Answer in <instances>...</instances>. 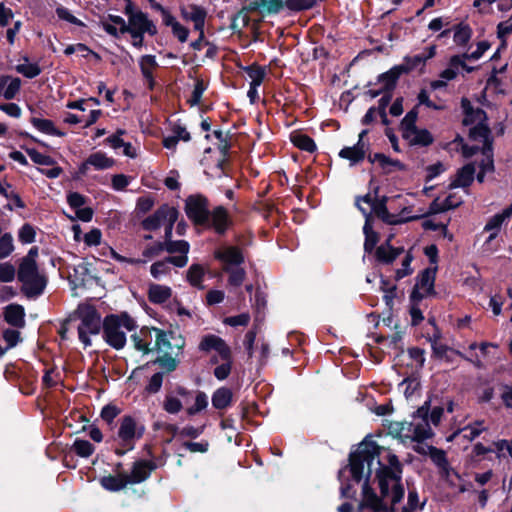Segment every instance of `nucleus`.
<instances>
[{
    "label": "nucleus",
    "instance_id": "obj_18",
    "mask_svg": "<svg viewBox=\"0 0 512 512\" xmlns=\"http://www.w3.org/2000/svg\"><path fill=\"white\" fill-rule=\"evenodd\" d=\"M48 279L44 274L38 273L28 278V281L21 282L23 284L22 291L28 298L38 297L43 294Z\"/></svg>",
    "mask_w": 512,
    "mask_h": 512
},
{
    "label": "nucleus",
    "instance_id": "obj_38",
    "mask_svg": "<svg viewBox=\"0 0 512 512\" xmlns=\"http://www.w3.org/2000/svg\"><path fill=\"white\" fill-rule=\"evenodd\" d=\"M346 470L349 471V469L345 468V466H344L338 472V480L341 483L340 496H341V498H346V499L352 500V499L356 498L357 490L355 489L354 485L351 483V480L343 478L344 472Z\"/></svg>",
    "mask_w": 512,
    "mask_h": 512
},
{
    "label": "nucleus",
    "instance_id": "obj_56",
    "mask_svg": "<svg viewBox=\"0 0 512 512\" xmlns=\"http://www.w3.org/2000/svg\"><path fill=\"white\" fill-rule=\"evenodd\" d=\"M391 100H392V95H383L378 100V106L376 107V112L381 119V123L385 126H388L390 124V120L387 117L386 109H387L388 105L390 104Z\"/></svg>",
    "mask_w": 512,
    "mask_h": 512
},
{
    "label": "nucleus",
    "instance_id": "obj_2",
    "mask_svg": "<svg viewBox=\"0 0 512 512\" xmlns=\"http://www.w3.org/2000/svg\"><path fill=\"white\" fill-rule=\"evenodd\" d=\"M102 326L103 340L115 350H121L126 345V333L121 328H125L129 332L137 328L136 321L126 311L106 315Z\"/></svg>",
    "mask_w": 512,
    "mask_h": 512
},
{
    "label": "nucleus",
    "instance_id": "obj_36",
    "mask_svg": "<svg viewBox=\"0 0 512 512\" xmlns=\"http://www.w3.org/2000/svg\"><path fill=\"white\" fill-rule=\"evenodd\" d=\"M491 136L492 131L488 125V122L473 124L468 132V138L474 142L479 140L484 141Z\"/></svg>",
    "mask_w": 512,
    "mask_h": 512
},
{
    "label": "nucleus",
    "instance_id": "obj_35",
    "mask_svg": "<svg viewBox=\"0 0 512 512\" xmlns=\"http://www.w3.org/2000/svg\"><path fill=\"white\" fill-rule=\"evenodd\" d=\"M426 62L424 58V54H417L414 56H405L403 58V63L397 65L401 69V73L403 74H409L413 70H415L417 67L421 66L422 68L425 67Z\"/></svg>",
    "mask_w": 512,
    "mask_h": 512
},
{
    "label": "nucleus",
    "instance_id": "obj_46",
    "mask_svg": "<svg viewBox=\"0 0 512 512\" xmlns=\"http://www.w3.org/2000/svg\"><path fill=\"white\" fill-rule=\"evenodd\" d=\"M208 406V397L205 392L203 391H197L195 396V403L194 405L188 407L186 409V414L189 417H192L198 413H200L202 410L206 409Z\"/></svg>",
    "mask_w": 512,
    "mask_h": 512
},
{
    "label": "nucleus",
    "instance_id": "obj_42",
    "mask_svg": "<svg viewBox=\"0 0 512 512\" xmlns=\"http://www.w3.org/2000/svg\"><path fill=\"white\" fill-rule=\"evenodd\" d=\"M153 364L159 365L164 373H171L175 371L179 365V360L172 357V353H164L162 356L157 357Z\"/></svg>",
    "mask_w": 512,
    "mask_h": 512
},
{
    "label": "nucleus",
    "instance_id": "obj_6",
    "mask_svg": "<svg viewBox=\"0 0 512 512\" xmlns=\"http://www.w3.org/2000/svg\"><path fill=\"white\" fill-rule=\"evenodd\" d=\"M185 213L188 219L195 225L201 226L209 224L211 216L209 210V200L203 194L189 195L185 200Z\"/></svg>",
    "mask_w": 512,
    "mask_h": 512
},
{
    "label": "nucleus",
    "instance_id": "obj_21",
    "mask_svg": "<svg viewBox=\"0 0 512 512\" xmlns=\"http://www.w3.org/2000/svg\"><path fill=\"white\" fill-rule=\"evenodd\" d=\"M401 75V69L397 67V65L378 75L377 82L383 84L381 88L384 90V95L393 96V91L395 90Z\"/></svg>",
    "mask_w": 512,
    "mask_h": 512
},
{
    "label": "nucleus",
    "instance_id": "obj_41",
    "mask_svg": "<svg viewBox=\"0 0 512 512\" xmlns=\"http://www.w3.org/2000/svg\"><path fill=\"white\" fill-rule=\"evenodd\" d=\"M164 251L172 254H188L190 250V244L186 240H168L163 241Z\"/></svg>",
    "mask_w": 512,
    "mask_h": 512
},
{
    "label": "nucleus",
    "instance_id": "obj_3",
    "mask_svg": "<svg viewBox=\"0 0 512 512\" xmlns=\"http://www.w3.org/2000/svg\"><path fill=\"white\" fill-rule=\"evenodd\" d=\"M145 433V426L138 425L136 419L131 415H124L120 419V425L112 440L115 443L113 452L122 457L135 448L136 441L141 439Z\"/></svg>",
    "mask_w": 512,
    "mask_h": 512
},
{
    "label": "nucleus",
    "instance_id": "obj_33",
    "mask_svg": "<svg viewBox=\"0 0 512 512\" xmlns=\"http://www.w3.org/2000/svg\"><path fill=\"white\" fill-rule=\"evenodd\" d=\"M512 216V203L503 209L502 212L493 215L486 223L484 231L499 232L505 220Z\"/></svg>",
    "mask_w": 512,
    "mask_h": 512
},
{
    "label": "nucleus",
    "instance_id": "obj_62",
    "mask_svg": "<svg viewBox=\"0 0 512 512\" xmlns=\"http://www.w3.org/2000/svg\"><path fill=\"white\" fill-rule=\"evenodd\" d=\"M164 372H156L149 379L148 384L145 387V391L148 394H156L161 390L163 384Z\"/></svg>",
    "mask_w": 512,
    "mask_h": 512
},
{
    "label": "nucleus",
    "instance_id": "obj_32",
    "mask_svg": "<svg viewBox=\"0 0 512 512\" xmlns=\"http://www.w3.org/2000/svg\"><path fill=\"white\" fill-rule=\"evenodd\" d=\"M87 163H90V166H93L96 170H106L114 166L115 160L108 157L104 152L98 151L87 157Z\"/></svg>",
    "mask_w": 512,
    "mask_h": 512
},
{
    "label": "nucleus",
    "instance_id": "obj_12",
    "mask_svg": "<svg viewBox=\"0 0 512 512\" xmlns=\"http://www.w3.org/2000/svg\"><path fill=\"white\" fill-rule=\"evenodd\" d=\"M401 136L410 147L425 148L432 145L435 141L432 133L426 128L416 127L412 131L401 133Z\"/></svg>",
    "mask_w": 512,
    "mask_h": 512
},
{
    "label": "nucleus",
    "instance_id": "obj_8",
    "mask_svg": "<svg viewBox=\"0 0 512 512\" xmlns=\"http://www.w3.org/2000/svg\"><path fill=\"white\" fill-rule=\"evenodd\" d=\"M209 224L203 225L205 228H213L216 234L223 236L228 229L233 225L228 210L224 206H216L210 211Z\"/></svg>",
    "mask_w": 512,
    "mask_h": 512
},
{
    "label": "nucleus",
    "instance_id": "obj_49",
    "mask_svg": "<svg viewBox=\"0 0 512 512\" xmlns=\"http://www.w3.org/2000/svg\"><path fill=\"white\" fill-rule=\"evenodd\" d=\"M317 0H285V8L291 12H301L312 9Z\"/></svg>",
    "mask_w": 512,
    "mask_h": 512
},
{
    "label": "nucleus",
    "instance_id": "obj_51",
    "mask_svg": "<svg viewBox=\"0 0 512 512\" xmlns=\"http://www.w3.org/2000/svg\"><path fill=\"white\" fill-rule=\"evenodd\" d=\"M121 413V409L110 403L105 405L100 413L101 419L107 423L111 428L113 427L115 418Z\"/></svg>",
    "mask_w": 512,
    "mask_h": 512
},
{
    "label": "nucleus",
    "instance_id": "obj_29",
    "mask_svg": "<svg viewBox=\"0 0 512 512\" xmlns=\"http://www.w3.org/2000/svg\"><path fill=\"white\" fill-rule=\"evenodd\" d=\"M30 122L37 130H39L40 132H42L44 134L57 136V137L65 136V132L57 129L54 125V122L50 119H42V118L32 117L30 119Z\"/></svg>",
    "mask_w": 512,
    "mask_h": 512
},
{
    "label": "nucleus",
    "instance_id": "obj_4",
    "mask_svg": "<svg viewBox=\"0 0 512 512\" xmlns=\"http://www.w3.org/2000/svg\"><path fill=\"white\" fill-rule=\"evenodd\" d=\"M72 317L80 320L77 328L80 342L84 345V348L91 346L90 335H98L103 327L100 312L92 304L81 303L74 311Z\"/></svg>",
    "mask_w": 512,
    "mask_h": 512
},
{
    "label": "nucleus",
    "instance_id": "obj_25",
    "mask_svg": "<svg viewBox=\"0 0 512 512\" xmlns=\"http://www.w3.org/2000/svg\"><path fill=\"white\" fill-rule=\"evenodd\" d=\"M172 290L169 286L152 283L148 288V299L153 304H163L170 299Z\"/></svg>",
    "mask_w": 512,
    "mask_h": 512
},
{
    "label": "nucleus",
    "instance_id": "obj_28",
    "mask_svg": "<svg viewBox=\"0 0 512 512\" xmlns=\"http://www.w3.org/2000/svg\"><path fill=\"white\" fill-rule=\"evenodd\" d=\"M205 268L199 263L192 264L186 273L188 283L199 290L204 289L203 280L205 276Z\"/></svg>",
    "mask_w": 512,
    "mask_h": 512
},
{
    "label": "nucleus",
    "instance_id": "obj_55",
    "mask_svg": "<svg viewBox=\"0 0 512 512\" xmlns=\"http://www.w3.org/2000/svg\"><path fill=\"white\" fill-rule=\"evenodd\" d=\"M2 337L7 344L6 347H3L6 349V351L14 348L19 342L22 341L21 334L16 329L7 328L3 330Z\"/></svg>",
    "mask_w": 512,
    "mask_h": 512
},
{
    "label": "nucleus",
    "instance_id": "obj_17",
    "mask_svg": "<svg viewBox=\"0 0 512 512\" xmlns=\"http://www.w3.org/2000/svg\"><path fill=\"white\" fill-rule=\"evenodd\" d=\"M437 270L438 266H434L427 267L420 271L414 286L422 290H426V295L428 296H436L437 293L435 291V279Z\"/></svg>",
    "mask_w": 512,
    "mask_h": 512
},
{
    "label": "nucleus",
    "instance_id": "obj_30",
    "mask_svg": "<svg viewBox=\"0 0 512 512\" xmlns=\"http://www.w3.org/2000/svg\"><path fill=\"white\" fill-rule=\"evenodd\" d=\"M290 141L296 148L302 151L314 153L317 150L315 141L307 134L292 133Z\"/></svg>",
    "mask_w": 512,
    "mask_h": 512
},
{
    "label": "nucleus",
    "instance_id": "obj_47",
    "mask_svg": "<svg viewBox=\"0 0 512 512\" xmlns=\"http://www.w3.org/2000/svg\"><path fill=\"white\" fill-rule=\"evenodd\" d=\"M250 21L251 19L247 12H245V9H241L231 17L230 28L233 31L240 32L242 29L249 26Z\"/></svg>",
    "mask_w": 512,
    "mask_h": 512
},
{
    "label": "nucleus",
    "instance_id": "obj_52",
    "mask_svg": "<svg viewBox=\"0 0 512 512\" xmlns=\"http://www.w3.org/2000/svg\"><path fill=\"white\" fill-rule=\"evenodd\" d=\"M163 409L168 414H177L183 409V405L179 398L168 393L163 401Z\"/></svg>",
    "mask_w": 512,
    "mask_h": 512
},
{
    "label": "nucleus",
    "instance_id": "obj_57",
    "mask_svg": "<svg viewBox=\"0 0 512 512\" xmlns=\"http://www.w3.org/2000/svg\"><path fill=\"white\" fill-rule=\"evenodd\" d=\"M148 20L147 13H144L141 10H138L135 15L131 16L128 20V27H131L132 29L136 31H140L144 33V27Z\"/></svg>",
    "mask_w": 512,
    "mask_h": 512
},
{
    "label": "nucleus",
    "instance_id": "obj_11",
    "mask_svg": "<svg viewBox=\"0 0 512 512\" xmlns=\"http://www.w3.org/2000/svg\"><path fill=\"white\" fill-rule=\"evenodd\" d=\"M461 109L464 115L462 125L465 127L472 126L477 123L488 122V115L482 108H474L471 101L467 97L461 99Z\"/></svg>",
    "mask_w": 512,
    "mask_h": 512
},
{
    "label": "nucleus",
    "instance_id": "obj_61",
    "mask_svg": "<svg viewBox=\"0 0 512 512\" xmlns=\"http://www.w3.org/2000/svg\"><path fill=\"white\" fill-rule=\"evenodd\" d=\"M18 238L23 244H31L35 242L36 232L34 227L29 223H25L19 230Z\"/></svg>",
    "mask_w": 512,
    "mask_h": 512
},
{
    "label": "nucleus",
    "instance_id": "obj_5",
    "mask_svg": "<svg viewBox=\"0 0 512 512\" xmlns=\"http://www.w3.org/2000/svg\"><path fill=\"white\" fill-rule=\"evenodd\" d=\"M387 452L385 457L387 464H384L379 458L377 460L378 468L375 472V479L378 482L380 493L383 497H388L390 494V482L397 484L402 481L403 465L398 456L391 453L389 449L385 448L381 452Z\"/></svg>",
    "mask_w": 512,
    "mask_h": 512
},
{
    "label": "nucleus",
    "instance_id": "obj_20",
    "mask_svg": "<svg viewBox=\"0 0 512 512\" xmlns=\"http://www.w3.org/2000/svg\"><path fill=\"white\" fill-rule=\"evenodd\" d=\"M107 20L111 23L103 21L101 23L102 28L108 35L114 38H119L121 34H126L130 30L124 18L119 15L109 14Z\"/></svg>",
    "mask_w": 512,
    "mask_h": 512
},
{
    "label": "nucleus",
    "instance_id": "obj_19",
    "mask_svg": "<svg viewBox=\"0 0 512 512\" xmlns=\"http://www.w3.org/2000/svg\"><path fill=\"white\" fill-rule=\"evenodd\" d=\"M475 177V165L474 163H468L465 164L463 167L457 170L455 179L451 181L448 188L449 189H455V188H466L469 187Z\"/></svg>",
    "mask_w": 512,
    "mask_h": 512
},
{
    "label": "nucleus",
    "instance_id": "obj_44",
    "mask_svg": "<svg viewBox=\"0 0 512 512\" xmlns=\"http://www.w3.org/2000/svg\"><path fill=\"white\" fill-rule=\"evenodd\" d=\"M140 70L143 78H153V69L158 67V63L154 55H143L139 61Z\"/></svg>",
    "mask_w": 512,
    "mask_h": 512
},
{
    "label": "nucleus",
    "instance_id": "obj_22",
    "mask_svg": "<svg viewBox=\"0 0 512 512\" xmlns=\"http://www.w3.org/2000/svg\"><path fill=\"white\" fill-rule=\"evenodd\" d=\"M454 194H449L442 202H439V198H435L429 205L428 211L422 217L444 213L446 211L457 208L461 205V201H454Z\"/></svg>",
    "mask_w": 512,
    "mask_h": 512
},
{
    "label": "nucleus",
    "instance_id": "obj_53",
    "mask_svg": "<svg viewBox=\"0 0 512 512\" xmlns=\"http://www.w3.org/2000/svg\"><path fill=\"white\" fill-rule=\"evenodd\" d=\"M15 70L24 77L33 79L41 74V68L38 63L18 64Z\"/></svg>",
    "mask_w": 512,
    "mask_h": 512
},
{
    "label": "nucleus",
    "instance_id": "obj_16",
    "mask_svg": "<svg viewBox=\"0 0 512 512\" xmlns=\"http://www.w3.org/2000/svg\"><path fill=\"white\" fill-rule=\"evenodd\" d=\"M4 321L12 327L21 329L25 327V309L22 305L12 303L3 310Z\"/></svg>",
    "mask_w": 512,
    "mask_h": 512
},
{
    "label": "nucleus",
    "instance_id": "obj_23",
    "mask_svg": "<svg viewBox=\"0 0 512 512\" xmlns=\"http://www.w3.org/2000/svg\"><path fill=\"white\" fill-rule=\"evenodd\" d=\"M338 156L342 159L348 160L350 165L354 166L361 163L365 159L366 150L360 144L345 146L339 151Z\"/></svg>",
    "mask_w": 512,
    "mask_h": 512
},
{
    "label": "nucleus",
    "instance_id": "obj_37",
    "mask_svg": "<svg viewBox=\"0 0 512 512\" xmlns=\"http://www.w3.org/2000/svg\"><path fill=\"white\" fill-rule=\"evenodd\" d=\"M39 273L37 262H28L21 260L17 270V278L19 282H26L28 278Z\"/></svg>",
    "mask_w": 512,
    "mask_h": 512
},
{
    "label": "nucleus",
    "instance_id": "obj_48",
    "mask_svg": "<svg viewBox=\"0 0 512 512\" xmlns=\"http://www.w3.org/2000/svg\"><path fill=\"white\" fill-rule=\"evenodd\" d=\"M376 158L380 160V167L382 168L385 174H389L392 172V170L388 168L389 166L394 167L398 171L407 170V166L398 159H392L386 156L385 154L384 156H376Z\"/></svg>",
    "mask_w": 512,
    "mask_h": 512
},
{
    "label": "nucleus",
    "instance_id": "obj_60",
    "mask_svg": "<svg viewBox=\"0 0 512 512\" xmlns=\"http://www.w3.org/2000/svg\"><path fill=\"white\" fill-rule=\"evenodd\" d=\"M21 88V79L18 77H11L9 82L6 85V88L3 92V97L6 100H12L19 93Z\"/></svg>",
    "mask_w": 512,
    "mask_h": 512
},
{
    "label": "nucleus",
    "instance_id": "obj_15",
    "mask_svg": "<svg viewBox=\"0 0 512 512\" xmlns=\"http://www.w3.org/2000/svg\"><path fill=\"white\" fill-rule=\"evenodd\" d=\"M361 213L365 216V223L363 226V233L365 236L364 239V251L368 254H371L376 250V245L379 242V233L374 231L372 222L373 217L371 212H368L366 208H360Z\"/></svg>",
    "mask_w": 512,
    "mask_h": 512
},
{
    "label": "nucleus",
    "instance_id": "obj_64",
    "mask_svg": "<svg viewBox=\"0 0 512 512\" xmlns=\"http://www.w3.org/2000/svg\"><path fill=\"white\" fill-rule=\"evenodd\" d=\"M207 89V84L202 79H197L191 97L188 100L190 106H196L200 103L204 91Z\"/></svg>",
    "mask_w": 512,
    "mask_h": 512
},
{
    "label": "nucleus",
    "instance_id": "obj_39",
    "mask_svg": "<svg viewBox=\"0 0 512 512\" xmlns=\"http://www.w3.org/2000/svg\"><path fill=\"white\" fill-rule=\"evenodd\" d=\"M222 270L228 273V284L232 287H240L246 278V271L241 266L222 267Z\"/></svg>",
    "mask_w": 512,
    "mask_h": 512
},
{
    "label": "nucleus",
    "instance_id": "obj_43",
    "mask_svg": "<svg viewBox=\"0 0 512 512\" xmlns=\"http://www.w3.org/2000/svg\"><path fill=\"white\" fill-rule=\"evenodd\" d=\"M21 148L28 154L31 160L38 165L44 166H54L56 161L49 155H44L37 151L35 148H29L26 146H21Z\"/></svg>",
    "mask_w": 512,
    "mask_h": 512
},
{
    "label": "nucleus",
    "instance_id": "obj_14",
    "mask_svg": "<svg viewBox=\"0 0 512 512\" xmlns=\"http://www.w3.org/2000/svg\"><path fill=\"white\" fill-rule=\"evenodd\" d=\"M214 258L223 263V267H237L245 262L243 251L238 246H228L223 250H216Z\"/></svg>",
    "mask_w": 512,
    "mask_h": 512
},
{
    "label": "nucleus",
    "instance_id": "obj_50",
    "mask_svg": "<svg viewBox=\"0 0 512 512\" xmlns=\"http://www.w3.org/2000/svg\"><path fill=\"white\" fill-rule=\"evenodd\" d=\"M246 73L251 78L253 86H260L265 78V69L258 64H252L245 68Z\"/></svg>",
    "mask_w": 512,
    "mask_h": 512
},
{
    "label": "nucleus",
    "instance_id": "obj_26",
    "mask_svg": "<svg viewBox=\"0 0 512 512\" xmlns=\"http://www.w3.org/2000/svg\"><path fill=\"white\" fill-rule=\"evenodd\" d=\"M212 405L217 410H224L231 406L233 401V392L228 387H220L212 394Z\"/></svg>",
    "mask_w": 512,
    "mask_h": 512
},
{
    "label": "nucleus",
    "instance_id": "obj_13",
    "mask_svg": "<svg viewBox=\"0 0 512 512\" xmlns=\"http://www.w3.org/2000/svg\"><path fill=\"white\" fill-rule=\"evenodd\" d=\"M155 332V345L154 350L158 352L164 353H174L172 349V342L170 338V331H165L163 329L157 328V327H142L140 329V334L142 337H148L151 336V332Z\"/></svg>",
    "mask_w": 512,
    "mask_h": 512
},
{
    "label": "nucleus",
    "instance_id": "obj_9",
    "mask_svg": "<svg viewBox=\"0 0 512 512\" xmlns=\"http://www.w3.org/2000/svg\"><path fill=\"white\" fill-rule=\"evenodd\" d=\"M158 468V464L153 460H136L131 467V473L126 474L129 484H139L146 481L151 473Z\"/></svg>",
    "mask_w": 512,
    "mask_h": 512
},
{
    "label": "nucleus",
    "instance_id": "obj_34",
    "mask_svg": "<svg viewBox=\"0 0 512 512\" xmlns=\"http://www.w3.org/2000/svg\"><path fill=\"white\" fill-rule=\"evenodd\" d=\"M454 42L458 46H466L472 37V28L469 24L459 23L453 26Z\"/></svg>",
    "mask_w": 512,
    "mask_h": 512
},
{
    "label": "nucleus",
    "instance_id": "obj_45",
    "mask_svg": "<svg viewBox=\"0 0 512 512\" xmlns=\"http://www.w3.org/2000/svg\"><path fill=\"white\" fill-rule=\"evenodd\" d=\"M418 106H414L410 111L406 113L404 118L401 120L399 124V130L401 133L405 131H412L417 126V120H418Z\"/></svg>",
    "mask_w": 512,
    "mask_h": 512
},
{
    "label": "nucleus",
    "instance_id": "obj_1",
    "mask_svg": "<svg viewBox=\"0 0 512 512\" xmlns=\"http://www.w3.org/2000/svg\"><path fill=\"white\" fill-rule=\"evenodd\" d=\"M385 447L380 446L372 439L369 434L358 444L357 449L351 451L348 457V464L345 468L349 469L352 481L362 484V499L359 502L358 510H370L372 512H381L386 509V502L381 494L377 495L370 484L372 476V464L375 457H380Z\"/></svg>",
    "mask_w": 512,
    "mask_h": 512
},
{
    "label": "nucleus",
    "instance_id": "obj_7",
    "mask_svg": "<svg viewBox=\"0 0 512 512\" xmlns=\"http://www.w3.org/2000/svg\"><path fill=\"white\" fill-rule=\"evenodd\" d=\"M179 211L177 208L162 204L152 215L146 217L141 222V227L145 231H156L161 227V224L166 220L177 221Z\"/></svg>",
    "mask_w": 512,
    "mask_h": 512
},
{
    "label": "nucleus",
    "instance_id": "obj_63",
    "mask_svg": "<svg viewBox=\"0 0 512 512\" xmlns=\"http://www.w3.org/2000/svg\"><path fill=\"white\" fill-rule=\"evenodd\" d=\"M14 250L13 238L10 233H4L0 237V259L8 257Z\"/></svg>",
    "mask_w": 512,
    "mask_h": 512
},
{
    "label": "nucleus",
    "instance_id": "obj_27",
    "mask_svg": "<svg viewBox=\"0 0 512 512\" xmlns=\"http://www.w3.org/2000/svg\"><path fill=\"white\" fill-rule=\"evenodd\" d=\"M100 484L107 491L118 492L123 490L129 483L126 474H119L101 477Z\"/></svg>",
    "mask_w": 512,
    "mask_h": 512
},
{
    "label": "nucleus",
    "instance_id": "obj_10",
    "mask_svg": "<svg viewBox=\"0 0 512 512\" xmlns=\"http://www.w3.org/2000/svg\"><path fill=\"white\" fill-rule=\"evenodd\" d=\"M199 349L203 352H210L212 350L219 354L221 360H228L231 358V349L221 337L208 334L202 337Z\"/></svg>",
    "mask_w": 512,
    "mask_h": 512
},
{
    "label": "nucleus",
    "instance_id": "obj_40",
    "mask_svg": "<svg viewBox=\"0 0 512 512\" xmlns=\"http://www.w3.org/2000/svg\"><path fill=\"white\" fill-rule=\"evenodd\" d=\"M71 449L81 458H88L95 452V446L91 442L80 438L75 439Z\"/></svg>",
    "mask_w": 512,
    "mask_h": 512
},
{
    "label": "nucleus",
    "instance_id": "obj_31",
    "mask_svg": "<svg viewBox=\"0 0 512 512\" xmlns=\"http://www.w3.org/2000/svg\"><path fill=\"white\" fill-rule=\"evenodd\" d=\"M191 15L189 16L190 21L194 23V30L199 32V35L205 34L204 33V27H205V20L207 17V11L204 7L197 5V4H191Z\"/></svg>",
    "mask_w": 512,
    "mask_h": 512
},
{
    "label": "nucleus",
    "instance_id": "obj_24",
    "mask_svg": "<svg viewBox=\"0 0 512 512\" xmlns=\"http://www.w3.org/2000/svg\"><path fill=\"white\" fill-rule=\"evenodd\" d=\"M428 455L431 461L439 468L442 475L448 476L450 472V464L447 454L443 449L435 446H428Z\"/></svg>",
    "mask_w": 512,
    "mask_h": 512
},
{
    "label": "nucleus",
    "instance_id": "obj_58",
    "mask_svg": "<svg viewBox=\"0 0 512 512\" xmlns=\"http://www.w3.org/2000/svg\"><path fill=\"white\" fill-rule=\"evenodd\" d=\"M263 11L268 15H276L285 8V1L283 0H260Z\"/></svg>",
    "mask_w": 512,
    "mask_h": 512
},
{
    "label": "nucleus",
    "instance_id": "obj_54",
    "mask_svg": "<svg viewBox=\"0 0 512 512\" xmlns=\"http://www.w3.org/2000/svg\"><path fill=\"white\" fill-rule=\"evenodd\" d=\"M375 257L379 263L382 264H392L397 257L395 253H393L392 247L388 250L385 245H380L375 250Z\"/></svg>",
    "mask_w": 512,
    "mask_h": 512
},
{
    "label": "nucleus",
    "instance_id": "obj_59",
    "mask_svg": "<svg viewBox=\"0 0 512 512\" xmlns=\"http://www.w3.org/2000/svg\"><path fill=\"white\" fill-rule=\"evenodd\" d=\"M213 135L219 141L217 148L225 160L227 157H229L231 143L229 142L227 136H224L223 132L220 129L214 130Z\"/></svg>",
    "mask_w": 512,
    "mask_h": 512
}]
</instances>
